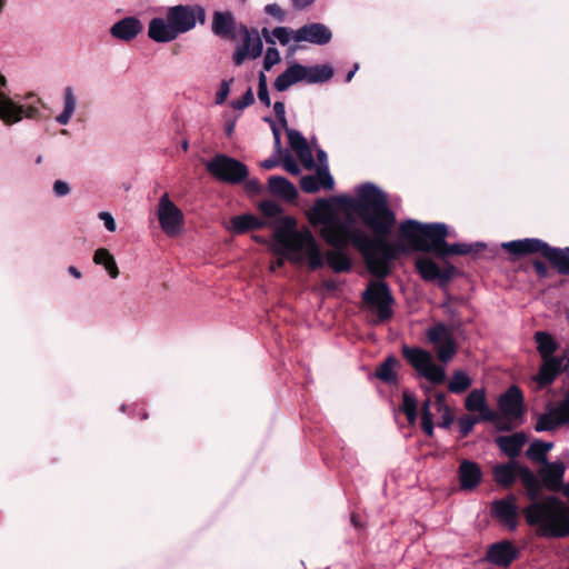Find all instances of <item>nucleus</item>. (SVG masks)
Instances as JSON below:
<instances>
[{"label": "nucleus", "instance_id": "obj_54", "mask_svg": "<svg viewBox=\"0 0 569 569\" xmlns=\"http://www.w3.org/2000/svg\"><path fill=\"white\" fill-rule=\"evenodd\" d=\"M533 268H535L537 274L542 277V278H546L548 276V273H549L548 268L541 261H535L533 262Z\"/></svg>", "mask_w": 569, "mask_h": 569}, {"label": "nucleus", "instance_id": "obj_27", "mask_svg": "<svg viewBox=\"0 0 569 569\" xmlns=\"http://www.w3.org/2000/svg\"><path fill=\"white\" fill-rule=\"evenodd\" d=\"M268 187L272 194L281 197L286 200H292L297 197L296 187L283 177H270L268 181Z\"/></svg>", "mask_w": 569, "mask_h": 569}, {"label": "nucleus", "instance_id": "obj_14", "mask_svg": "<svg viewBox=\"0 0 569 569\" xmlns=\"http://www.w3.org/2000/svg\"><path fill=\"white\" fill-rule=\"evenodd\" d=\"M492 512L503 526L510 530L516 529L518 525V506L516 496L509 495L503 499L496 500L492 503Z\"/></svg>", "mask_w": 569, "mask_h": 569}, {"label": "nucleus", "instance_id": "obj_19", "mask_svg": "<svg viewBox=\"0 0 569 569\" xmlns=\"http://www.w3.org/2000/svg\"><path fill=\"white\" fill-rule=\"evenodd\" d=\"M465 406L468 411L478 412V418L483 421L495 422L497 420V413L487 405L483 390L473 389L466 398Z\"/></svg>", "mask_w": 569, "mask_h": 569}, {"label": "nucleus", "instance_id": "obj_34", "mask_svg": "<svg viewBox=\"0 0 569 569\" xmlns=\"http://www.w3.org/2000/svg\"><path fill=\"white\" fill-rule=\"evenodd\" d=\"M399 362L395 357L387 358L377 369L376 376L388 383H395L397 380L396 369Z\"/></svg>", "mask_w": 569, "mask_h": 569}, {"label": "nucleus", "instance_id": "obj_53", "mask_svg": "<svg viewBox=\"0 0 569 569\" xmlns=\"http://www.w3.org/2000/svg\"><path fill=\"white\" fill-rule=\"evenodd\" d=\"M247 58H250V56L241 46H239L233 53L234 64L241 66Z\"/></svg>", "mask_w": 569, "mask_h": 569}, {"label": "nucleus", "instance_id": "obj_8", "mask_svg": "<svg viewBox=\"0 0 569 569\" xmlns=\"http://www.w3.org/2000/svg\"><path fill=\"white\" fill-rule=\"evenodd\" d=\"M206 168L214 178L229 183H239L248 176V169L242 162L224 154L213 157L206 163Z\"/></svg>", "mask_w": 569, "mask_h": 569}, {"label": "nucleus", "instance_id": "obj_40", "mask_svg": "<svg viewBox=\"0 0 569 569\" xmlns=\"http://www.w3.org/2000/svg\"><path fill=\"white\" fill-rule=\"evenodd\" d=\"M527 456L533 460V461H537V462H542V463H546L548 462L547 459H546V452L543 451L542 449V446L540 445V440H537V441H533L528 451H527Z\"/></svg>", "mask_w": 569, "mask_h": 569}, {"label": "nucleus", "instance_id": "obj_44", "mask_svg": "<svg viewBox=\"0 0 569 569\" xmlns=\"http://www.w3.org/2000/svg\"><path fill=\"white\" fill-rule=\"evenodd\" d=\"M280 53L276 48H268L263 60L264 69L270 70L274 64L280 62Z\"/></svg>", "mask_w": 569, "mask_h": 569}, {"label": "nucleus", "instance_id": "obj_58", "mask_svg": "<svg viewBox=\"0 0 569 569\" xmlns=\"http://www.w3.org/2000/svg\"><path fill=\"white\" fill-rule=\"evenodd\" d=\"M264 120L268 121L271 124L276 146H280V131H279V129L274 126V123H273V121L271 119L266 118Z\"/></svg>", "mask_w": 569, "mask_h": 569}, {"label": "nucleus", "instance_id": "obj_52", "mask_svg": "<svg viewBox=\"0 0 569 569\" xmlns=\"http://www.w3.org/2000/svg\"><path fill=\"white\" fill-rule=\"evenodd\" d=\"M282 166L286 171L293 176H298L300 173V168L298 163L289 157L283 160Z\"/></svg>", "mask_w": 569, "mask_h": 569}, {"label": "nucleus", "instance_id": "obj_13", "mask_svg": "<svg viewBox=\"0 0 569 569\" xmlns=\"http://www.w3.org/2000/svg\"><path fill=\"white\" fill-rule=\"evenodd\" d=\"M566 423H569V393L557 407H550L546 413L538 417L536 430L549 431Z\"/></svg>", "mask_w": 569, "mask_h": 569}, {"label": "nucleus", "instance_id": "obj_61", "mask_svg": "<svg viewBox=\"0 0 569 569\" xmlns=\"http://www.w3.org/2000/svg\"><path fill=\"white\" fill-rule=\"evenodd\" d=\"M278 164V160L276 159H266L261 162V167L264 169H272Z\"/></svg>", "mask_w": 569, "mask_h": 569}, {"label": "nucleus", "instance_id": "obj_51", "mask_svg": "<svg viewBox=\"0 0 569 569\" xmlns=\"http://www.w3.org/2000/svg\"><path fill=\"white\" fill-rule=\"evenodd\" d=\"M273 110L276 113V117L281 122V124L286 128L287 127V119H286V107L284 103L281 101H277L273 106Z\"/></svg>", "mask_w": 569, "mask_h": 569}, {"label": "nucleus", "instance_id": "obj_24", "mask_svg": "<svg viewBox=\"0 0 569 569\" xmlns=\"http://www.w3.org/2000/svg\"><path fill=\"white\" fill-rule=\"evenodd\" d=\"M516 557V549L508 541L497 542L489 548L488 559L500 566H508Z\"/></svg>", "mask_w": 569, "mask_h": 569}, {"label": "nucleus", "instance_id": "obj_43", "mask_svg": "<svg viewBox=\"0 0 569 569\" xmlns=\"http://www.w3.org/2000/svg\"><path fill=\"white\" fill-rule=\"evenodd\" d=\"M297 157L307 169H312L315 166L313 156L311 149L307 144L306 147L296 151Z\"/></svg>", "mask_w": 569, "mask_h": 569}, {"label": "nucleus", "instance_id": "obj_60", "mask_svg": "<svg viewBox=\"0 0 569 569\" xmlns=\"http://www.w3.org/2000/svg\"><path fill=\"white\" fill-rule=\"evenodd\" d=\"M247 188H248V190H250L252 192H258L260 190V183L256 179L249 180L247 182Z\"/></svg>", "mask_w": 569, "mask_h": 569}, {"label": "nucleus", "instance_id": "obj_31", "mask_svg": "<svg viewBox=\"0 0 569 569\" xmlns=\"http://www.w3.org/2000/svg\"><path fill=\"white\" fill-rule=\"evenodd\" d=\"M93 262L96 264L103 266V268L112 279H116L119 276V269L116 263V260L108 249H98L94 252Z\"/></svg>", "mask_w": 569, "mask_h": 569}, {"label": "nucleus", "instance_id": "obj_36", "mask_svg": "<svg viewBox=\"0 0 569 569\" xmlns=\"http://www.w3.org/2000/svg\"><path fill=\"white\" fill-rule=\"evenodd\" d=\"M556 360L559 361V365H557V367L555 368L553 371L549 372V378H543L542 381L540 382V387H546L550 383L553 382V380L556 379V377L561 372V371H565V370H568L569 369V349H566L562 351V355L560 357H557L556 356Z\"/></svg>", "mask_w": 569, "mask_h": 569}, {"label": "nucleus", "instance_id": "obj_63", "mask_svg": "<svg viewBox=\"0 0 569 569\" xmlns=\"http://www.w3.org/2000/svg\"><path fill=\"white\" fill-rule=\"evenodd\" d=\"M68 271H69V273H70L71 276H73L74 278H77V279L81 278V272H80L76 267L70 266V267L68 268Z\"/></svg>", "mask_w": 569, "mask_h": 569}, {"label": "nucleus", "instance_id": "obj_25", "mask_svg": "<svg viewBox=\"0 0 569 569\" xmlns=\"http://www.w3.org/2000/svg\"><path fill=\"white\" fill-rule=\"evenodd\" d=\"M416 268L420 276L427 281H432L438 278L448 280L450 278L449 270L441 271L436 262L426 257L417 259Z\"/></svg>", "mask_w": 569, "mask_h": 569}, {"label": "nucleus", "instance_id": "obj_6", "mask_svg": "<svg viewBox=\"0 0 569 569\" xmlns=\"http://www.w3.org/2000/svg\"><path fill=\"white\" fill-rule=\"evenodd\" d=\"M38 116V107L33 104L23 106L9 96L7 79L0 74V120L7 126H12L23 118L33 119Z\"/></svg>", "mask_w": 569, "mask_h": 569}, {"label": "nucleus", "instance_id": "obj_50", "mask_svg": "<svg viewBox=\"0 0 569 569\" xmlns=\"http://www.w3.org/2000/svg\"><path fill=\"white\" fill-rule=\"evenodd\" d=\"M264 11L266 13L274 17L280 22L284 20L286 14L277 3L267 4L264 7Z\"/></svg>", "mask_w": 569, "mask_h": 569}, {"label": "nucleus", "instance_id": "obj_23", "mask_svg": "<svg viewBox=\"0 0 569 569\" xmlns=\"http://www.w3.org/2000/svg\"><path fill=\"white\" fill-rule=\"evenodd\" d=\"M303 73L305 66L293 63L277 77L273 86L278 91H286L291 86L305 81Z\"/></svg>", "mask_w": 569, "mask_h": 569}, {"label": "nucleus", "instance_id": "obj_46", "mask_svg": "<svg viewBox=\"0 0 569 569\" xmlns=\"http://www.w3.org/2000/svg\"><path fill=\"white\" fill-rule=\"evenodd\" d=\"M253 101L254 97L252 90L249 88L240 99L232 102V108L237 110H242L248 106L252 104Z\"/></svg>", "mask_w": 569, "mask_h": 569}, {"label": "nucleus", "instance_id": "obj_41", "mask_svg": "<svg viewBox=\"0 0 569 569\" xmlns=\"http://www.w3.org/2000/svg\"><path fill=\"white\" fill-rule=\"evenodd\" d=\"M287 133H288L289 144L295 152L308 144L307 140L299 131L293 130V129H288Z\"/></svg>", "mask_w": 569, "mask_h": 569}, {"label": "nucleus", "instance_id": "obj_15", "mask_svg": "<svg viewBox=\"0 0 569 569\" xmlns=\"http://www.w3.org/2000/svg\"><path fill=\"white\" fill-rule=\"evenodd\" d=\"M332 38V33L328 27L322 23H310L299 28L293 33V40L296 42H310L313 44H326Z\"/></svg>", "mask_w": 569, "mask_h": 569}, {"label": "nucleus", "instance_id": "obj_3", "mask_svg": "<svg viewBox=\"0 0 569 569\" xmlns=\"http://www.w3.org/2000/svg\"><path fill=\"white\" fill-rule=\"evenodd\" d=\"M260 210L269 218L273 228L277 251L286 256L290 262H307L315 270L323 266L325 257L313 234L308 228L297 229V221L289 216H281V207L273 201H262Z\"/></svg>", "mask_w": 569, "mask_h": 569}, {"label": "nucleus", "instance_id": "obj_9", "mask_svg": "<svg viewBox=\"0 0 569 569\" xmlns=\"http://www.w3.org/2000/svg\"><path fill=\"white\" fill-rule=\"evenodd\" d=\"M362 299L368 309L377 315L379 321H386L391 317L393 299L385 282L371 281L362 293Z\"/></svg>", "mask_w": 569, "mask_h": 569}, {"label": "nucleus", "instance_id": "obj_33", "mask_svg": "<svg viewBox=\"0 0 569 569\" xmlns=\"http://www.w3.org/2000/svg\"><path fill=\"white\" fill-rule=\"evenodd\" d=\"M295 31L286 28V27H277L269 32L267 28L262 29V36L264 37L267 43L274 44L276 41H279L282 46H286L293 39Z\"/></svg>", "mask_w": 569, "mask_h": 569}, {"label": "nucleus", "instance_id": "obj_59", "mask_svg": "<svg viewBox=\"0 0 569 569\" xmlns=\"http://www.w3.org/2000/svg\"><path fill=\"white\" fill-rule=\"evenodd\" d=\"M316 0H292V3L296 8L298 9H303L308 6H310L312 2H315Z\"/></svg>", "mask_w": 569, "mask_h": 569}, {"label": "nucleus", "instance_id": "obj_11", "mask_svg": "<svg viewBox=\"0 0 569 569\" xmlns=\"http://www.w3.org/2000/svg\"><path fill=\"white\" fill-rule=\"evenodd\" d=\"M157 217L162 231L168 237L176 238L181 234L184 226L183 213L167 193L159 199Z\"/></svg>", "mask_w": 569, "mask_h": 569}, {"label": "nucleus", "instance_id": "obj_18", "mask_svg": "<svg viewBox=\"0 0 569 569\" xmlns=\"http://www.w3.org/2000/svg\"><path fill=\"white\" fill-rule=\"evenodd\" d=\"M143 30L142 22L136 17H126L110 28V34L124 42L132 41Z\"/></svg>", "mask_w": 569, "mask_h": 569}, {"label": "nucleus", "instance_id": "obj_2", "mask_svg": "<svg viewBox=\"0 0 569 569\" xmlns=\"http://www.w3.org/2000/svg\"><path fill=\"white\" fill-rule=\"evenodd\" d=\"M495 480L502 487L511 486L519 477L532 501L523 510L528 523L538 526L545 536L569 535V507L555 497L540 499L541 485L533 472L517 462L498 465L493 469Z\"/></svg>", "mask_w": 569, "mask_h": 569}, {"label": "nucleus", "instance_id": "obj_45", "mask_svg": "<svg viewBox=\"0 0 569 569\" xmlns=\"http://www.w3.org/2000/svg\"><path fill=\"white\" fill-rule=\"evenodd\" d=\"M258 98L266 107L271 104L266 77L263 73H261L259 78Z\"/></svg>", "mask_w": 569, "mask_h": 569}, {"label": "nucleus", "instance_id": "obj_38", "mask_svg": "<svg viewBox=\"0 0 569 569\" xmlns=\"http://www.w3.org/2000/svg\"><path fill=\"white\" fill-rule=\"evenodd\" d=\"M471 386V379L462 371H455L448 385L451 392L460 393Z\"/></svg>", "mask_w": 569, "mask_h": 569}, {"label": "nucleus", "instance_id": "obj_39", "mask_svg": "<svg viewBox=\"0 0 569 569\" xmlns=\"http://www.w3.org/2000/svg\"><path fill=\"white\" fill-rule=\"evenodd\" d=\"M401 409L406 415L409 423H415L417 419V402L415 397H412L409 392H403L402 395Z\"/></svg>", "mask_w": 569, "mask_h": 569}, {"label": "nucleus", "instance_id": "obj_7", "mask_svg": "<svg viewBox=\"0 0 569 569\" xmlns=\"http://www.w3.org/2000/svg\"><path fill=\"white\" fill-rule=\"evenodd\" d=\"M402 353L417 372L435 385L446 379L445 369L435 362L431 352L421 348L403 347Z\"/></svg>", "mask_w": 569, "mask_h": 569}, {"label": "nucleus", "instance_id": "obj_16", "mask_svg": "<svg viewBox=\"0 0 569 569\" xmlns=\"http://www.w3.org/2000/svg\"><path fill=\"white\" fill-rule=\"evenodd\" d=\"M522 392L517 387H510L500 398L499 408L505 417L509 419H519L523 415Z\"/></svg>", "mask_w": 569, "mask_h": 569}, {"label": "nucleus", "instance_id": "obj_57", "mask_svg": "<svg viewBox=\"0 0 569 569\" xmlns=\"http://www.w3.org/2000/svg\"><path fill=\"white\" fill-rule=\"evenodd\" d=\"M273 248H274V251H276L278 254H280L281 257H280V258H278V259H277V261L270 266V269H271L272 271H274L277 268L282 267V266H283V261H284V259L289 260L286 256H283L282 253H280V252H278V251H277L276 243L273 244Z\"/></svg>", "mask_w": 569, "mask_h": 569}, {"label": "nucleus", "instance_id": "obj_28", "mask_svg": "<svg viewBox=\"0 0 569 569\" xmlns=\"http://www.w3.org/2000/svg\"><path fill=\"white\" fill-rule=\"evenodd\" d=\"M499 448L510 458H515L519 455L522 446L527 441L526 436L522 432H517L511 436H501L497 438Z\"/></svg>", "mask_w": 569, "mask_h": 569}, {"label": "nucleus", "instance_id": "obj_42", "mask_svg": "<svg viewBox=\"0 0 569 569\" xmlns=\"http://www.w3.org/2000/svg\"><path fill=\"white\" fill-rule=\"evenodd\" d=\"M481 421L478 417L463 416L459 419V428L462 437L468 436L477 422Z\"/></svg>", "mask_w": 569, "mask_h": 569}, {"label": "nucleus", "instance_id": "obj_4", "mask_svg": "<svg viewBox=\"0 0 569 569\" xmlns=\"http://www.w3.org/2000/svg\"><path fill=\"white\" fill-rule=\"evenodd\" d=\"M204 21L206 10L201 6L170 7L166 19L153 18L149 22L148 36L156 42H170L179 34L192 30L198 22L203 24Z\"/></svg>", "mask_w": 569, "mask_h": 569}, {"label": "nucleus", "instance_id": "obj_26", "mask_svg": "<svg viewBox=\"0 0 569 569\" xmlns=\"http://www.w3.org/2000/svg\"><path fill=\"white\" fill-rule=\"evenodd\" d=\"M239 33L243 37V44L241 46L250 56L251 59L260 57L262 52V40L256 30H248L243 24H239Z\"/></svg>", "mask_w": 569, "mask_h": 569}, {"label": "nucleus", "instance_id": "obj_48", "mask_svg": "<svg viewBox=\"0 0 569 569\" xmlns=\"http://www.w3.org/2000/svg\"><path fill=\"white\" fill-rule=\"evenodd\" d=\"M98 218L103 222L106 229L110 232H114L117 223L110 212L101 211L98 213Z\"/></svg>", "mask_w": 569, "mask_h": 569}, {"label": "nucleus", "instance_id": "obj_10", "mask_svg": "<svg viewBox=\"0 0 569 569\" xmlns=\"http://www.w3.org/2000/svg\"><path fill=\"white\" fill-rule=\"evenodd\" d=\"M537 351L541 358V365L535 377L538 385L543 378H549V372L553 371L559 361L556 360L553 353L557 351L559 343L556 338L547 331H536L533 336Z\"/></svg>", "mask_w": 569, "mask_h": 569}, {"label": "nucleus", "instance_id": "obj_32", "mask_svg": "<svg viewBox=\"0 0 569 569\" xmlns=\"http://www.w3.org/2000/svg\"><path fill=\"white\" fill-rule=\"evenodd\" d=\"M333 76V70L330 66H316L311 68L305 67L303 79L309 83L326 82Z\"/></svg>", "mask_w": 569, "mask_h": 569}, {"label": "nucleus", "instance_id": "obj_29", "mask_svg": "<svg viewBox=\"0 0 569 569\" xmlns=\"http://www.w3.org/2000/svg\"><path fill=\"white\" fill-rule=\"evenodd\" d=\"M77 109V98L72 87H66L63 90V110L56 117V121L61 126H67Z\"/></svg>", "mask_w": 569, "mask_h": 569}, {"label": "nucleus", "instance_id": "obj_1", "mask_svg": "<svg viewBox=\"0 0 569 569\" xmlns=\"http://www.w3.org/2000/svg\"><path fill=\"white\" fill-rule=\"evenodd\" d=\"M359 214L371 229L373 237L362 230L353 214L340 212L326 200H318L309 212V220L319 231L323 240L337 248L355 246L362 253L370 272L383 277L389 272V261L398 252L420 250L435 252L439 257L466 254L470 247L463 243L448 244V229L445 223H420L407 220L399 228V243L387 241L396 218L388 208L386 194L372 184H363L357 189V199L340 197L337 199Z\"/></svg>", "mask_w": 569, "mask_h": 569}, {"label": "nucleus", "instance_id": "obj_20", "mask_svg": "<svg viewBox=\"0 0 569 569\" xmlns=\"http://www.w3.org/2000/svg\"><path fill=\"white\" fill-rule=\"evenodd\" d=\"M301 189L308 193H315L321 188L331 190L335 186L333 178L329 173L328 167H319L316 174L306 176L300 181Z\"/></svg>", "mask_w": 569, "mask_h": 569}, {"label": "nucleus", "instance_id": "obj_37", "mask_svg": "<svg viewBox=\"0 0 569 569\" xmlns=\"http://www.w3.org/2000/svg\"><path fill=\"white\" fill-rule=\"evenodd\" d=\"M436 406L437 410L441 413V421L439 422V426L442 428H449L453 421L452 413L450 411V408L446 403V397L442 393H438L436 396Z\"/></svg>", "mask_w": 569, "mask_h": 569}, {"label": "nucleus", "instance_id": "obj_64", "mask_svg": "<svg viewBox=\"0 0 569 569\" xmlns=\"http://www.w3.org/2000/svg\"><path fill=\"white\" fill-rule=\"evenodd\" d=\"M540 445L542 446V449L543 451L546 452V455L548 453V451H550L553 447V443L552 442H545V441H540Z\"/></svg>", "mask_w": 569, "mask_h": 569}, {"label": "nucleus", "instance_id": "obj_62", "mask_svg": "<svg viewBox=\"0 0 569 569\" xmlns=\"http://www.w3.org/2000/svg\"><path fill=\"white\" fill-rule=\"evenodd\" d=\"M358 69H359V64H358V63H356V64L353 66V69L347 73V77H346V81H347V82H350V81L352 80V78H353V76L356 74V72H357V70H358Z\"/></svg>", "mask_w": 569, "mask_h": 569}, {"label": "nucleus", "instance_id": "obj_47", "mask_svg": "<svg viewBox=\"0 0 569 569\" xmlns=\"http://www.w3.org/2000/svg\"><path fill=\"white\" fill-rule=\"evenodd\" d=\"M52 190L57 197H66L70 193L71 188L67 181L56 180L53 182Z\"/></svg>", "mask_w": 569, "mask_h": 569}, {"label": "nucleus", "instance_id": "obj_56", "mask_svg": "<svg viewBox=\"0 0 569 569\" xmlns=\"http://www.w3.org/2000/svg\"><path fill=\"white\" fill-rule=\"evenodd\" d=\"M422 429L427 436L431 437L433 435V422L431 420H421Z\"/></svg>", "mask_w": 569, "mask_h": 569}, {"label": "nucleus", "instance_id": "obj_5", "mask_svg": "<svg viewBox=\"0 0 569 569\" xmlns=\"http://www.w3.org/2000/svg\"><path fill=\"white\" fill-rule=\"evenodd\" d=\"M510 253L522 256L539 252L561 274H569V247L565 249L552 248L539 239L527 238L502 243Z\"/></svg>", "mask_w": 569, "mask_h": 569}, {"label": "nucleus", "instance_id": "obj_49", "mask_svg": "<svg viewBox=\"0 0 569 569\" xmlns=\"http://www.w3.org/2000/svg\"><path fill=\"white\" fill-rule=\"evenodd\" d=\"M230 82L228 80H223L220 84V89L216 93V103L221 104L226 101L229 92H230Z\"/></svg>", "mask_w": 569, "mask_h": 569}, {"label": "nucleus", "instance_id": "obj_12", "mask_svg": "<svg viewBox=\"0 0 569 569\" xmlns=\"http://www.w3.org/2000/svg\"><path fill=\"white\" fill-rule=\"evenodd\" d=\"M427 339L442 363H448L453 359L457 353V343L451 330L446 325L437 323L430 327L427 330Z\"/></svg>", "mask_w": 569, "mask_h": 569}, {"label": "nucleus", "instance_id": "obj_30", "mask_svg": "<svg viewBox=\"0 0 569 569\" xmlns=\"http://www.w3.org/2000/svg\"><path fill=\"white\" fill-rule=\"evenodd\" d=\"M230 229L233 232L242 233L249 230L259 229L266 224L252 214H242L233 217L230 221Z\"/></svg>", "mask_w": 569, "mask_h": 569}, {"label": "nucleus", "instance_id": "obj_17", "mask_svg": "<svg viewBox=\"0 0 569 569\" xmlns=\"http://www.w3.org/2000/svg\"><path fill=\"white\" fill-rule=\"evenodd\" d=\"M212 32L222 38L233 40L239 32V24L230 11H214L211 23Z\"/></svg>", "mask_w": 569, "mask_h": 569}, {"label": "nucleus", "instance_id": "obj_55", "mask_svg": "<svg viewBox=\"0 0 569 569\" xmlns=\"http://www.w3.org/2000/svg\"><path fill=\"white\" fill-rule=\"evenodd\" d=\"M430 405H431L430 399L425 401L422 409H421V420H431L432 419V413L430 411Z\"/></svg>", "mask_w": 569, "mask_h": 569}, {"label": "nucleus", "instance_id": "obj_21", "mask_svg": "<svg viewBox=\"0 0 569 569\" xmlns=\"http://www.w3.org/2000/svg\"><path fill=\"white\" fill-rule=\"evenodd\" d=\"M460 488L466 491L473 490L481 481L482 471L480 466L470 460H462L459 470Z\"/></svg>", "mask_w": 569, "mask_h": 569}, {"label": "nucleus", "instance_id": "obj_35", "mask_svg": "<svg viewBox=\"0 0 569 569\" xmlns=\"http://www.w3.org/2000/svg\"><path fill=\"white\" fill-rule=\"evenodd\" d=\"M326 259L329 267L336 272H345L351 268V261L343 252L335 250L328 251Z\"/></svg>", "mask_w": 569, "mask_h": 569}, {"label": "nucleus", "instance_id": "obj_22", "mask_svg": "<svg viewBox=\"0 0 569 569\" xmlns=\"http://www.w3.org/2000/svg\"><path fill=\"white\" fill-rule=\"evenodd\" d=\"M565 473V466L562 462H546L539 470V476L545 486L550 490H557L560 487Z\"/></svg>", "mask_w": 569, "mask_h": 569}]
</instances>
